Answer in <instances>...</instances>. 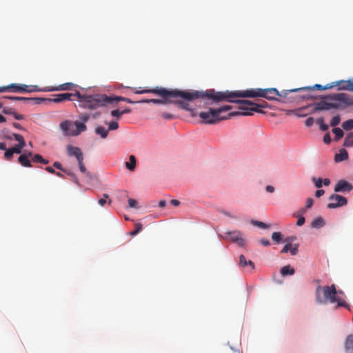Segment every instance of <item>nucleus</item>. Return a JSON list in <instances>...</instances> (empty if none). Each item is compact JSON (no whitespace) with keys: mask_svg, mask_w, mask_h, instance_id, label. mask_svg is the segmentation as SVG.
I'll return each mask as SVG.
<instances>
[{"mask_svg":"<svg viewBox=\"0 0 353 353\" xmlns=\"http://www.w3.org/2000/svg\"><path fill=\"white\" fill-rule=\"evenodd\" d=\"M251 223H252V225H254L255 226H257V227H259V228H263V229H266V228H268V225L267 224H265L263 222L259 221L252 220L251 221Z\"/></svg>","mask_w":353,"mask_h":353,"instance_id":"37","label":"nucleus"},{"mask_svg":"<svg viewBox=\"0 0 353 353\" xmlns=\"http://www.w3.org/2000/svg\"><path fill=\"white\" fill-rule=\"evenodd\" d=\"M3 112L6 114L13 115V112H14V110L12 108H4L3 110Z\"/></svg>","mask_w":353,"mask_h":353,"instance_id":"57","label":"nucleus"},{"mask_svg":"<svg viewBox=\"0 0 353 353\" xmlns=\"http://www.w3.org/2000/svg\"><path fill=\"white\" fill-rule=\"evenodd\" d=\"M308 108V106H305L301 108H299L296 110H293V113L299 117H303L307 115V113H305L304 111Z\"/></svg>","mask_w":353,"mask_h":353,"instance_id":"31","label":"nucleus"},{"mask_svg":"<svg viewBox=\"0 0 353 353\" xmlns=\"http://www.w3.org/2000/svg\"><path fill=\"white\" fill-rule=\"evenodd\" d=\"M119 128V123L117 121H112L108 123V132L110 130H115Z\"/></svg>","mask_w":353,"mask_h":353,"instance_id":"42","label":"nucleus"},{"mask_svg":"<svg viewBox=\"0 0 353 353\" xmlns=\"http://www.w3.org/2000/svg\"><path fill=\"white\" fill-rule=\"evenodd\" d=\"M299 244H294L292 245L290 252L292 256L296 255L298 253Z\"/></svg>","mask_w":353,"mask_h":353,"instance_id":"49","label":"nucleus"},{"mask_svg":"<svg viewBox=\"0 0 353 353\" xmlns=\"http://www.w3.org/2000/svg\"><path fill=\"white\" fill-rule=\"evenodd\" d=\"M90 119V116L88 114H84L81 117V120L83 121V123L87 122Z\"/></svg>","mask_w":353,"mask_h":353,"instance_id":"63","label":"nucleus"},{"mask_svg":"<svg viewBox=\"0 0 353 353\" xmlns=\"http://www.w3.org/2000/svg\"><path fill=\"white\" fill-rule=\"evenodd\" d=\"M325 225V221L321 216H319L313 220L311 226L313 228H320Z\"/></svg>","mask_w":353,"mask_h":353,"instance_id":"24","label":"nucleus"},{"mask_svg":"<svg viewBox=\"0 0 353 353\" xmlns=\"http://www.w3.org/2000/svg\"><path fill=\"white\" fill-rule=\"evenodd\" d=\"M333 88L338 86L339 90H350L353 92V81L340 80L332 82Z\"/></svg>","mask_w":353,"mask_h":353,"instance_id":"12","label":"nucleus"},{"mask_svg":"<svg viewBox=\"0 0 353 353\" xmlns=\"http://www.w3.org/2000/svg\"><path fill=\"white\" fill-rule=\"evenodd\" d=\"M329 200L331 201L327 204V208L330 209L342 207L346 205L347 203V199L339 194H332L329 197Z\"/></svg>","mask_w":353,"mask_h":353,"instance_id":"10","label":"nucleus"},{"mask_svg":"<svg viewBox=\"0 0 353 353\" xmlns=\"http://www.w3.org/2000/svg\"><path fill=\"white\" fill-rule=\"evenodd\" d=\"M45 170L48 172L49 173H51V174H54L56 173V171L50 166H48L45 168Z\"/></svg>","mask_w":353,"mask_h":353,"instance_id":"62","label":"nucleus"},{"mask_svg":"<svg viewBox=\"0 0 353 353\" xmlns=\"http://www.w3.org/2000/svg\"><path fill=\"white\" fill-rule=\"evenodd\" d=\"M340 121H341L340 116L336 115L332 119V120L330 121V125L332 127H335L340 123Z\"/></svg>","mask_w":353,"mask_h":353,"instance_id":"41","label":"nucleus"},{"mask_svg":"<svg viewBox=\"0 0 353 353\" xmlns=\"http://www.w3.org/2000/svg\"><path fill=\"white\" fill-rule=\"evenodd\" d=\"M353 105V101L345 93L325 95L322 100L314 103L312 112L329 110L330 109L343 110Z\"/></svg>","mask_w":353,"mask_h":353,"instance_id":"3","label":"nucleus"},{"mask_svg":"<svg viewBox=\"0 0 353 353\" xmlns=\"http://www.w3.org/2000/svg\"><path fill=\"white\" fill-rule=\"evenodd\" d=\"M74 86L72 83H65L61 85H59L57 87H53L48 90V91H57V90H71L72 88Z\"/></svg>","mask_w":353,"mask_h":353,"instance_id":"19","label":"nucleus"},{"mask_svg":"<svg viewBox=\"0 0 353 353\" xmlns=\"http://www.w3.org/2000/svg\"><path fill=\"white\" fill-rule=\"evenodd\" d=\"M37 85H27L25 84L11 83L7 86L0 87V92H12L17 93L23 92H33L41 91Z\"/></svg>","mask_w":353,"mask_h":353,"instance_id":"9","label":"nucleus"},{"mask_svg":"<svg viewBox=\"0 0 353 353\" xmlns=\"http://www.w3.org/2000/svg\"><path fill=\"white\" fill-rule=\"evenodd\" d=\"M125 98L123 97L114 96V97H108L106 96V104L108 103H117L119 101H125Z\"/></svg>","mask_w":353,"mask_h":353,"instance_id":"25","label":"nucleus"},{"mask_svg":"<svg viewBox=\"0 0 353 353\" xmlns=\"http://www.w3.org/2000/svg\"><path fill=\"white\" fill-rule=\"evenodd\" d=\"M324 193H325V192H324L323 190H318L316 191L315 196L316 197H320L322 195H323Z\"/></svg>","mask_w":353,"mask_h":353,"instance_id":"60","label":"nucleus"},{"mask_svg":"<svg viewBox=\"0 0 353 353\" xmlns=\"http://www.w3.org/2000/svg\"><path fill=\"white\" fill-rule=\"evenodd\" d=\"M323 141L326 144H329L331 142V137L329 133L326 134L323 137Z\"/></svg>","mask_w":353,"mask_h":353,"instance_id":"55","label":"nucleus"},{"mask_svg":"<svg viewBox=\"0 0 353 353\" xmlns=\"http://www.w3.org/2000/svg\"><path fill=\"white\" fill-rule=\"evenodd\" d=\"M348 158L347 152L345 149H341L339 153L336 154L334 160L336 162H341L346 160Z\"/></svg>","mask_w":353,"mask_h":353,"instance_id":"23","label":"nucleus"},{"mask_svg":"<svg viewBox=\"0 0 353 353\" xmlns=\"http://www.w3.org/2000/svg\"><path fill=\"white\" fill-rule=\"evenodd\" d=\"M26 145H20V144H16L14 146L11 148L14 154H21L22 152V149L25 147Z\"/></svg>","mask_w":353,"mask_h":353,"instance_id":"36","label":"nucleus"},{"mask_svg":"<svg viewBox=\"0 0 353 353\" xmlns=\"http://www.w3.org/2000/svg\"><path fill=\"white\" fill-rule=\"evenodd\" d=\"M183 99V100L172 101V103H175L179 108H181L182 110H185L192 112V110L190 108V105L188 103V101H187L184 99Z\"/></svg>","mask_w":353,"mask_h":353,"instance_id":"20","label":"nucleus"},{"mask_svg":"<svg viewBox=\"0 0 353 353\" xmlns=\"http://www.w3.org/2000/svg\"><path fill=\"white\" fill-rule=\"evenodd\" d=\"M290 90H283L281 93L276 88H252L246 90L236 91H216L214 89H210L208 94L210 100L214 103H220L223 101H232L231 99L234 97H263L268 100H277L276 97L279 96L286 97L290 93Z\"/></svg>","mask_w":353,"mask_h":353,"instance_id":"2","label":"nucleus"},{"mask_svg":"<svg viewBox=\"0 0 353 353\" xmlns=\"http://www.w3.org/2000/svg\"><path fill=\"white\" fill-rule=\"evenodd\" d=\"M343 145L345 147H353V132L346 136Z\"/></svg>","mask_w":353,"mask_h":353,"instance_id":"29","label":"nucleus"},{"mask_svg":"<svg viewBox=\"0 0 353 353\" xmlns=\"http://www.w3.org/2000/svg\"><path fill=\"white\" fill-rule=\"evenodd\" d=\"M353 190V185L345 180H339L335 185L334 192H350Z\"/></svg>","mask_w":353,"mask_h":353,"instance_id":"13","label":"nucleus"},{"mask_svg":"<svg viewBox=\"0 0 353 353\" xmlns=\"http://www.w3.org/2000/svg\"><path fill=\"white\" fill-rule=\"evenodd\" d=\"M60 128L63 132V134L67 137H76L81 132L86 130L87 128L85 123L79 121L72 122L66 120L60 123Z\"/></svg>","mask_w":353,"mask_h":353,"instance_id":"8","label":"nucleus"},{"mask_svg":"<svg viewBox=\"0 0 353 353\" xmlns=\"http://www.w3.org/2000/svg\"><path fill=\"white\" fill-rule=\"evenodd\" d=\"M161 115L163 119L168 120H171L176 117L174 114L168 112H162Z\"/></svg>","mask_w":353,"mask_h":353,"instance_id":"44","label":"nucleus"},{"mask_svg":"<svg viewBox=\"0 0 353 353\" xmlns=\"http://www.w3.org/2000/svg\"><path fill=\"white\" fill-rule=\"evenodd\" d=\"M241 97H234L231 99L232 101H223L222 102L235 103L239 104V109L241 111H237L239 115L250 116L253 112H262L261 108H265L268 107V103L263 101L262 103H256L250 100L240 99Z\"/></svg>","mask_w":353,"mask_h":353,"instance_id":"7","label":"nucleus"},{"mask_svg":"<svg viewBox=\"0 0 353 353\" xmlns=\"http://www.w3.org/2000/svg\"><path fill=\"white\" fill-rule=\"evenodd\" d=\"M282 276H287V275H293L295 272V270L294 268H291L290 265H288L284 267H283L281 269L280 271Z\"/></svg>","mask_w":353,"mask_h":353,"instance_id":"26","label":"nucleus"},{"mask_svg":"<svg viewBox=\"0 0 353 353\" xmlns=\"http://www.w3.org/2000/svg\"><path fill=\"white\" fill-rule=\"evenodd\" d=\"M317 123L320 125V129L322 131H326L328 129V125L324 123V120L323 118H319L317 119Z\"/></svg>","mask_w":353,"mask_h":353,"instance_id":"39","label":"nucleus"},{"mask_svg":"<svg viewBox=\"0 0 353 353\" xmlns=\"http://www.w3.org/2000/svg\"><path fill=\"white\" fill-rule=\"evenodd\" d=\"M312 181L314 182L315 186L317 188H320L322 187V184H323V180L320 178H313L312 179Z\"/></svg>","mask_w":353,"mask_h":353,"instance_id":"43","label":"nucleus"},{"mask_svg":"<svg viewBox=\"0 0 353 353\" xmlns=\"http://www.w3.org/2000/svg\"><path fill=\"white\" fill-rule=\"evenodd\" d=\"M239 265L243 268L248 267L250 270L254 269V263L250 260L247 261L245 256L243 254L239 256Z\"/></svg>","mask_w":353,"mask_h":353,"instance_id":"18","label":"nucleus"},{"mask_svg":"<svg viewBox=\"0 0 353 353\" xmlns=\"http://www.w3.org/2000/svg\"><path fill=\"white\" fill-rule=\"evenodd\" d=\"M265 190L268 192L272 193L274 191V188L272 185H267Z\"/></svg>","mask_w":353,"mask_h":353,"instance_id":"61","label":"nucleus"},{"mask_svg":"<svg viewBox=\"0 0 353 353\" xmlns=\"http://www.w3.org/2000/svg\"><path fill=\"white\" fill-rule=\"evenodd\" d=\"M305 218L303 216H300V217H299V219L296 222V225L298 226H301L305 223Z\"/></svg>","mask_w":353,"mask_h":353,"instance_id":"56","label":"nucleus"},{"mask_svg":"<svg viewBox=\"0 0 353 353\" xmlns=\"http://www.w3.org/2000/svg\"><path fill=\"white\" fill-rule=\"evenodd\" d=\"M133 92L135 94H145L151 93L155 94L161 97L162 99H143L139 101L138 103H154V104H168L171 103L172 101L169 98H178L184 99L187 101H194L200 98H207L210 99V97L208 94L209 90L205 91H198V90H168L165 88L156 87L151 89H143L137 90L133 88Z\"/></svg>","mask_w":353,"mask_h":353,"instance_id":"1","label":"nucleus"},{"mask_svg":"<svg viewBox=\"0 0 353 353\" xmlns=\"http://www.w3.org/2000/svg\"><path fill=\"white\" fill-rule=\"evenodd\" d=\"M314 204V200L312 198H308L306 201V208H310Z\"/></svg>","mask_w":353,"mask_h":353,"instance_id":"54","label":"nucleus"},{"mask_svg":"<svg viewBox=\"0 0 353 353\" xmlns=\"http://www.w3.org/2000/svg\"><path fill=\"white\" fill-rule=\"evenodd\" d=\"M292 245L291 243H286L285 245L281 250V253L288 252L289 251H290Z\"/></svg>","mask_w":353,"mask_h":353,"instance_id":"50","label":"nucleus"},{"mask_svg":"<svg viewBox=\"0 0 353 353\" xmlns=\"http://www.w3.org/2000/svg\"><path fill=\"white\" fill-rule=\"evenodd\" d=\"M104 198H102V199H100L99 200V204L101 205V206H104V205L106 203V199H108L109 197V196L106 194H105L103 195Z\"/></svg>","mask_w":353,"mask_h":353,"instance_id":"51","label":"nucleus"},{"mask_svg":"<svg viewBox=\"0 0 353 353\" xmlns=\"http://www.w3.org/2000/svg\"><path fill=\"white\" fill-rule=\"evenodd\" d=\"M32 161L34 163H41V161H43V157L41 155L39 154H36L33 156Z\"/></svg>","mask_w":353,"mask_h":353,"instance_id":"47","label":"nucleus"},{"mask_svg":"<svg viewBox=\"0 0 353 353\" xmlns=\"http://www.w3.org/2000/svg\"><path fill=\"white\" fill-rule=\"evenodd\" d=\"M332 132L334 134V139L336 141L339 140L344 135L343 131L339 128H334L332 130Z\"/></svg>","mask_w":353,"mask_h":353,"instance_id":"30","label":"nucleus"},{"mask_svg":"<svg viewBox=\"0 0 353 353\" xmlns=\"http://www.w3.org/2000/svg\"><path fill=\"white\" fill-rule=\"evenodd\" d=\"M342 127L345 130H350L353 129V119H349L343 122Z\"/></svg>","mask_w":353,"mask_h":353,"instance_id":"33","label":"nucleus"},{"mask_svg":"<svg viewBox=\"0 0 353 353\" xmlns=\"http://www.w3.org/2000/svg\"><path fill=\"white\" fill-rule=\"evenodd\" d=\"M12 125L17 128V129H19V130H23V128L22 127V125L21 124H19V123H12Z\"/></svg>","mask_w":353,"mask_h":353,"instance_id":"64","label":"nucleus"},{"mask_svg":"<svg viewBox=\"0 0 353 353\" xmlns=\"http://www.w3.org/2000/svg\"><path fill=\"white\" fill-rule=\"evenodd\" d=\"M13 154L14 152L10 148L6 150V152L4 153V159L7 161H10L12 159Z\"/></svg>","mask_w":353,"mask_h":353,"instance_id":"38","label":"nucleus"},{"mask_svg":"<svg viewBox=\"0 0 353 353\" xmlns=\"http://www.w3.org/2000/svg\"><path fill=\"white\" fill-rule=\"evenodd\" d=\"M333 88V84L332 83H327L325 85H321V84H315L314 86H307V87H303L300 88H296L290 90V92H299V91H303V90H313L314 89H317L319 90H325L327 89H331Z\"/></svg>","mask_w":353,"mask_h":353,"instance_id":"14","label":"nucleus"},{"mask_svg":"<svg viewBox=\"0 0 353 353\" xmlns=\"http://www.w3.org/2000/svg\"><path fill=\"white\" fill-rule=\"evenodd\" d=\"M142 230V225L140 223H137L135 225V229L132 231L130 234L132 236L137 235L139 232H141Z\"/></svg>","mask_w":353,"mask_h":353,"instance_id":"40","label":"nucleus"},{"mask_svg":"<svg viewBox=\"0 0 353 353\" xmlns=\"http://www.w3.org/2000/svg\"><path fill=\"white\" fill-rule=\"evenodd\" d=\"M12 136L14 138V139L18 142V144L20 145H26V142L24 138L22 135L19 134L13 133Z\"/></svg>","mask_w":353,"mask_h":353,"instance_id":"34","label":"nucleus"},{"mask_svg":"<svg viewBox=\"0 0 353 353\" xmlns=\"http://www.w3.org/2000/svg\"><path fill=\"white\" fill-rule=\"evenodd\" d=\"M345 348L346 353H353V335H349L345 341Z\"/></svg>","mask_w":353,"mask_h":353,"instance_id":"21","label":"nucleus"},{"mask_svg":"<svg viewBox=\"0 0 353 353\" xmlns=\"http://www.w3.org/2000/svg\"><path fill=\"white\" fill-rule=\"evenodd\" d=\"M126 168L130 171H133L136 167V158L134 155H130L129 157V162L125 163Z\"/></svg>","mask_w":353,"mask_h":353,"instance_id":"28","label":"nucleus"},{"mask_svg":"<svg viewBox=\"0 0 353 353\" xmlns=\"http://www.w3.org/2000/svg\"><path fill=\"white\" fill-rule=\"evenodd\" d=\"M111 115L114 117H116L117 119H119L121 116V111L119 110H114L111 112Z\"/></svg>","mask_w":353,"mask_h":353,"instance_id":"48","label":"nucleus"},{"mask_svg":"<svg viewBox=\"0 0 353 353\" xmlns=\"http://www.w3.org/2000/svg\"><path fill=\"white\" fill-rule=\"evenodd\" d=\"M18 162L22 166H24V167H31L32 166L30 160L29 159L28 157L25 154H21L19 156V157L18 158Z\"/></svg>","mask_w":353,"mask_h":353,"instance_id":"22","label":"nucleus"},{"mask_svg":"<svg viewBox=\"0 0 353 353\" xmlns=\"http://www.w3.org/2000/svg\"><path fill=\"white\" fill-rule=\"evenodd\" d=\"M73 97H75L74 93H61L55 95L53 99H50L49 101L54 103H61L65 101H72Z\"/></svg>","mask_w":353,"mask_h":353,"instance_id":"16","label":"nucleus"},{"mask_svg":"<svg viewBox=\"0 0 353 353\" xmlns=\"http://www.w3.org/2000/svg\"><path fill=\"white\" fill-rule=\"evenodd\" d=\"M74 94L80 103V106L84 108L94 110L106 105L105 94H83L79 91H76Z\"/></svg>","mask_w":353,"mask_h":353,"instance_id":"6","label":"nucleus"},{"mask_svg":"<svg viewBox=\"0 0 353 353\" xmlns=\"http://www.w3.org/2000/svg\"><path fill=\"white\" fill-rule=\"evenodd\" d=\"M6 99H10L12 101H34L36 103H40L41 101H44L45 99L42 98H28V97H10V96H5L3 97Z\"/></svg>","mask_w":353,"mask_h":353,"instance_id":"17","label":"nucleus"},{"mask_svg":"<svg viewBox=\"0 0 353 353\" xmlns=\"http://www.w3.org/2000/svg\"><path fill=\"white\" fill-rule=\"evenodd\" d=\"M314 119L312 117H309L305 120V125L310 127L313 125Z\"/></svg>","mask_w":353,"mask_h":353,"instance_id":"52","label":"nucleus"},{"mask_svg":"<svg viewBox=\"0 0 353 353\" xmlns=\"http://www.w3.org/2000/svg\"><path fill=\"white\" fill-rule=\"evenodd\" d=\"M283 235L280 232H274L272 234V239L276 243H279L282 240Z\"/></svg>","mask_w":353,"mask_h":353,"instance_id":"32","label":"nucleus"},{"mask_svg":"<svg viewBox=\"0 0 353 353\" xmlns=\"http://www.w3.org/2000/svg\"><path fill=\"white\" fill-rule=\"evenodd\" d=\"M337 291L335 285L330 286L318 285L315 290L316 301L319 304H326L327 303H336V307H344L349 309V305L344 300L340 299L336 296Z\"/></svg>","mask_w":353,"mask_h":353,"instance_id":"5","label":"nucleus"},{"mask_svg":"<svg viewBox=\"0 0 353 353\" xmlns=\"http://www.w3.org/2000/svg\"><path fill=\"white\" fill-rule=\"evenodd\" d=\"M138 203L137 201L134 199H128V205L130 208H137Z\"/></svg>","mask_w":353,"mask_h":353,"instance_id":"46","label":"nucleus"},{"mask_svg":"<svg viewBox=\"0 0 353 353\" xmlns=\"http://www.w3.org/2000/svg\"><path fill=\"white\" fill-rule=\"evenodd\" d=\"M13 117L17 120H22L24 118V116L23 114H19V113L16 112L15 111H14V112H13Z\"/></svg>","mask_w":353,"mask_h":353,"instance_id":"58","label":"nucleus"},{"mask_svg":"<svg viewBox=\"0 0 353 353\" xmlns=\"http://www.w3.org/2000/svg\"><path fill=\"white\" fill-rule=\"evenodd\" d=\"M77 161H78V165H79L80 171L82 173H86V168H85V166L83 164V159L79 160Z\"/></svg>","mask_w":353,"mask_h":353,"instance_id":"45","label":"nucleus"},{"mask_svg":"<svg viewBox=\"0 0 353 353\" xmlns=\"http://www.w3.org/2000/svg\"><path fill=\"white\" fill-rule=\"evenodd\" d=\"M66 150L68 154L70 157H75L77 161L83 159V154L79 148L68 145Z\"/></svg>","mask_w":353,"mask_h":353,"instance_id":"15","label":"nucleus"},{"mask_svg":"<svg viewBox=\"0 0 353 353\" xmlns=\"http://www.w3.org/2000/svg\"><path fill=\"white\" fill-rule=\"evenodd\" d=\"M232 109V106L225 105L218 108H210L206 111H201L199 113L202 123L205 124H214L222 120L230 119L234 116H239L237 111L228 112Z\"/></svg>","mask_w":353,"mask_h":353,"instance_id":"4","label":"nucleus"},{"mask_svg":"<svg viewBox=\"0 0 353 353\" xmlns=\"http://www.w3.org/2000/svg\"><path fill=\"white\" fill-rule=\"evenodd\" d=\"M225 238L236 243L240 247L245 245V240L243 238V234L240 231L227 232Z\"/></svg>","mask_w":353,"mask_h":353,"instance_id":"11","label":"nucleus"},{"mask_svg":"<svg viewBox=\"0 0 353 353\" xmlns=\"http://www.w3.org/2000/svg\"><path fill=\"white\" fill-rule=\"evenodd\" d=\"M108 130L103 126H97L95 128V133L100 135L102 139H105L108 135Z\"/></svg>","mask_w":353,"mask_h":353,"instance_id":"27","label":"nucleus"},{"mask_svg":"<svg viewBox=\"0 0 353 353\" xmlns=\"http://www.w3.org/2000/svg\"><path fill=\"white\" fill-rule=\"evenodd\" d=\"M259 242L261 244H262L264 246H268L270 245V243L269 240H268V239H261L259 240Z\"/></svg>","mask_w":353,"mask_h":353,"instance_id":"59","label":"nucleus"},{"mask_svg":"<svg viewBox=\"0 0 353 353\" xmlns=\"http://www.w3.org/2000/svg\"><path fill=\"white\" fill-rule=\"evenodd\" d=\"M53 166L54 168H56L58 170H61L62 172H63L64 173L68 174V175H70L72 174V173H70V172L68 171L67 170L64 169L61 165V163L60 162H58V161H55L54 163H53Z\"/></svg>","mask_w":353,"mask_h":353,"instance_id":"35","label":"nucleus"},{"mask_svg":"<svg viewBox=\"0 0 353 353\" xmlns=\"http://www.w3.org/2000/svg\"><path fill=\"white\" fill-rule=\"evenodd\" d=\"M296 239V237L294 236H288L286 239H284V242L286 243H291Z\"/></svg>","mask_w":353,"mask_h":353,"instance_id":"53","label":"nucleus"}]
</instances>
